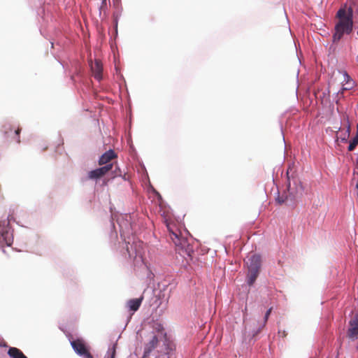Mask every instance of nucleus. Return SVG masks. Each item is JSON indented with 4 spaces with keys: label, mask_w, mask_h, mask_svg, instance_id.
<instances>
[{
    "label": "nucleus",
    "mask_w": 358,
    "mask_h": 358,
    "mask_svg": "<svg viewBox=\"0 0 358 358\" xmlns=\"http://www.w3.org/2000/svg\"><path fill=\"white\" fill-rule=\"evenodd\" d=\"M357 132L355 137L352 138V139L350 141V145L348 146V150L352 151L355 149L357 145H358V124L357 126Z\"/></svg>",
    "instance_id": "14"
},
{
    "label": "nucleus",
    "mask_w": 358,
    "mask_h": 358,
    "mask_svg": "<svg viewBox=\"0 0 358 358\" xmlns=\"http://www.w3.org/2000/svg\"><path fill=\"white\" fill-rule=\"evenodd\" d=\"M357 163H358V157H357Z\"/></svg>",
    "instance_id": "25"
},
{
    "label": "nucleus",
    "mask_w": 358,
    "mask_h": 358,
    "mask_svg": "<svg viewBox=\"0 0 358 358\" xmlns=\"http://www.w3.org/2000/svg\"><path fill=\"white\" fill-rule=\"evenodd\" d=\"M20 131H21V129L18 127L16 129H15V131H14V135H15V141L18 143L20 142Z\"/></svg>",
    "instance_id": "19"
},
{
    "label": "nucleus",
    "mask_w": 358,
    "mask_h": 358,
    "mask_svg": "<svg viewBox=\"0 0 358 358\" xmlns=\"http://www.w3.org/2000/svg\"><path fill=\"white\" fill-rule=\"evenodd\" d=\"M143 300V296H141L138 299H130L127 301V305L130 310L136 312L138 310Z\"/></svg>",
    "instance_id": "11"
},
{
    "label": "nucleus",
    "mask_w": 358,
    "mask_h": 358,
    "mask_svg": "<svg viewBox=\"0 0 358 358\" xmlns=\"http://www.w3.org/2000/svg\"><path fill=\"white\" fill-rule=\"evenodd\" d=\"M336 17L338 22L335 24L333 34L334 43H338L344 34H349L352 32L353 28L352 9L351 8H340L336 13Z\"/></svg>",
    "instance_id": "1"
},
{
    "label": "nucleus",
    "mask_w": 358,
    "mask_h": 358,
    "mask_svg": "<svg viewBox=\"0 0 358 358\" xmlns=\"http://www.w3.org/2000/svg\"><path fill=\"white\" fill-rule=\"evenodd\" d=\"M117 157V155L113 150H109L105 153H103L99 158V164H109L110 162Z\"/></svg>",
    "instance_id": "10"
},
{
    "label": "nucleus",
    "mask_w": 358,
    "mask_h": 358,
    "mask_svg": "<svg viewBox=\"0 0 358 358\" xmlns=\"http://www.w3.org/2000/svg\"><path fill=\"white\" fill-rule=\"evenodd\" d=\"M347 336L351 341L357 340L358 338V313L356 314L349 322V328Z\"/></svg>",
    "instance_id": "6"
},
{
    "label": "nucleus",
    "mask_w": 358,
    "mask_h": 358,
    "mask_svg": "<svg viewBox=\"0 0 358 358\" xmlns=\"http://www.w3.org/2000/svg\"><path fill=\"white\" fill-rule=\"evenodd\" d=\"M113 164L105 165L101 168L92 170L88 173V178L90 179H98L106 175L109 171L113 169Z\"/></svg>",
    "instance_id": "7"
},
{
    "label": "nucleus",
    "mask_w": 358,
    "mask_h": 358,
    "mask_svg": "<svg viewBox=\"0 0 358 358\" xmlns=\"http://www.w3.org/2000/svg\"><path fill=\"white\" fill-rule=\"evenodd\" d=\"M91 69L94 78L98 80L102 78L103 66L100 60L96 59L94 64H91Z\"/></svg>",
    "instance_id": "9"
},
{
    "label": "nucleus",
    "mask_w": 358,
    "mask_h": 358,
    "mask_svg": "<svg viewBox=\"0 0 358 358\" xmlns=\"http://www.w3.org/2000/svg\"><path fill=\"white\" fill-rule=\"evenodd\" d=\"M127 251L130 258L136 259L137 257H141L143 253V243L141 241H134L131 244L128 243Z\"/></svg>",
    "instance_id": "5"
},
{
    "label": "nucleus",
    "mask_w": 358,
    "mask_h": 358,
    "mask_svg": "<svg viewBox=\"0 0 358 358\" xmlns=\"http://www.w3.org/2000/svg\"><path fill=\"white\" fill-rule=\"evenodd\" d=\"M71 345L78 355L84 358H93L90 352L89 347L83 338L71 341Z\"/></svg>",
    "instance_id": "4"
},
{
    "label": "nucleus",
    "mask_w": 358,
    "mask_h": 358,
    "mask_svg": "<svg viewBox=\"0 0 358 358\" xmlns=\"http://www.w3.org/2000/svg\"><path fill=\"white\" fill-rule=\"evenodd\" d=\"M350 125H348L346 130L341 131V134L339 138L341 139V141L342 142H346L350 136Z\"/></svg>",
    "instance_id": "16"
},
{
    "label": "nucleus",
    "mask_w": 358,
    "mask_h": 358,
    "mask_svg": "<svg viewBox=\"0 0 358 358\" xmlns=\"http://www.w3.org/2000/svg\"><path fill=\"white\" fill-rule=\"evenodd\" d=\"M116 352V347L115 345H113L111 348L108 349V351L107 352V358H115Z\"/></svg>",
    "instance_id": "18"
},
{
    "label": "nucleus",
    "mask_w": 358,
    "mask_h": 358,
    "mask_svg": "<svg viewBox=\"0 0 358 358\" xmlns=\"http://www.w3.org/2000/svg\"><path fill=\"white\" fill-rule=\"evenodd\" d=\"M277 201H278V202L279 203H280V204L285 202V200H284V199H281V198H280V197H278V198L277 199Z\"/></svg>",
    "instance_id": "24"
},
{
    "label": "nucleus",
    "mask_w": 358,
    "mask_h": 358,
    "mask_svg": "<svg viewBox=\"0 0 358 358\" xmlns=\"http://www.w3.org/2000/svg\"><path fill=\"white\" fill-rule=\"evenodd\" d=\"M164 330L158 329L157 331H152L148 335V341L145 345L144 352L142 358H148L150 352L157 348L159 338L164 335Z\"/></svg>",
    "instance_id": "3"
},
{
    "label": "nucleus",
    "mask_w": 358,
    "mask_h": 358,
    "mask_svg": "<svg viewBox=\"0 0 358 358\" xmlns=\"http://www.w3.org/2000/svg\"><path fill=\"white\" fill-rule=\"evenodd\" d=\"M272 310H273V308L271 307L266 313L265 315H264V320H263V322L262 324L260 325V327H259V329L258 331H257L256 334L259 333L266 325L267 321H268V317L269 315H271V312H272Z\"/></svg>",
    "instance_id": "15"
},
{
    "label": "nucleus",
    "mask_w": 358,
    "mask_h": 358,
    "mask_svg": "<svg viewBox=\"0 0 358 358\" xmlns=\"http://www.w3.org/2000/svg\"><path fill=\"white\" fill-rule=\"evenodd\" d=\"M343 76H344V82H345V83H347L348 81L350 82L351 80H352L351 79L350 76L346 72L344 73Z\"/></svg>",
    "instance_id": "21"
},
{
    "label": "nucleus",
    "mask_w": 358,
    "mask_h": 358,
    "mask_svg": "<svg viewBox=\"0 0 358 358\" xmlns=\"http://www.w3.org/2000/svg\"><path fill=\"white\" fill-rule=\"evenodd\" d=\"M165 223L169 232V237L175 244L178 252L184 257L185 256L191 257L194 250L187 239L181 236L180 230L174 224H171L168 220H165Z\"/></svg>",
    "instance_id": "2"
},
{
    "label": "nucleus",
    "mask_w": 358,
    "mask_h": 358,
    "mask_svg": "<svg viewBox=\"0 0 358 358\" xmlns=\"http://www.w3.org/2000/svg\"><path fill=\"white\" fill-rule=\"evenodd\" d=\"M157 358H169V357H168V355L166 354H163V355H159Z\"/></svg>",
    "instance_id": "23"
},
{
    "label": "nucleus",
    "mask_w": 358,
    "mask_h": 358,
    "mask_svg": "<svg viewBox=\"0 0 358 358\" xmlns=\"http://www.w3.org/2000/svg\"><path fill=\"white\" fill-rule=\"evenodd\" d=\"M354 87H355V82L353 80H351L350 82L348 81L347 83L343 84L342 90L343 91L350 90L352 89Z\"/></svg>",
    "instance_id": "17"
},
{
    "label": "nucleus",
    "mask_w": 358,
    "mask_h": 358,
    "mask_svg": "<svg viewBox=\"0 0 358 358\" xmlns=\"http://www.w3.org/2000/svg\"><path fill=\"white\" fill-rule=\"evenodd\" d=\"M259 272L249 271L248 273V283L250 286L252 285L259 275Z\"/></svg>",
    "instance_id": "13"
},
{
    "label": "nucleus",
    "mask_w": 358,
    "mask_h": 358,
    "mask_svg": "<svg viewBox=\"0 0 358 358\" xmlns=\"http://www.w3.org/2000/svg\"><path fill=\"white\" fill-rule=\"evenodd\" d=\"M106 1H107V0H105V1L102 0L101 4L99 8L100 13L101 12V10H105L106 9V7H107Z\"/></svg>",
    "instance_id": "20"
},
{
    "label": "nucleus",
    "mask_w": 358,
    "mask_h": 358,
    "mask_svg": "<svg viewBox=\"0 0 358 358\" xmlns=\"http://www.w3.org/2000/svg\"><path fill=\"white\" fill-rule=\"evenodd\" d=\"M8 355L10 358H27L20 349L15 347L9 348Z\"/></svg>",
    "instance_id": "12"
},
{
    "label": "nucleus",
    "mask_w": 358,
    "mask_h": 358,
    "mask_svg": "<svg viewBox=\"0 0 358 358\" xmlns=\"http://www.w3.org/2000/svg\"><path fill=\"white\" fill-rule=\"evenodd\" d=\"M278 333H279L280 334H282V337H285V336H287V333L285 332V330H283V331H279V332H278Z\"/></svg>",
    "instance_id": "22"
},
{
    "label": "nucleus",
    "mask_w": 358,
    "mask_h": 358,
    "mask_svg": "<svg viewBox=\"0 0 358 358\" xmlns=\"http://www.w3.org/2000/svg\"><path fill=\"white\" fill-rule=\"evenodd\" d=\"M249 271L259 272L261 267V257L257 255H252L246 262Z\"/></svg>",
    "instance_id": "8"
}]
</instances>
